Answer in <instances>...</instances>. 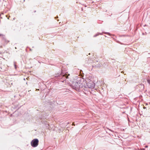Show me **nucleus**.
<instances>
[{"instance_id": "nucleus-11", "label": "nucleus", "mask_w": 150, "mask_h": 150, "mask_svg": "<svg viewBox=\"0 0 150 150\" xmlns=\"http://www.w3.org/2000/svg\"><path fill=\"white\" fill-rule=\"evenodd\" d=\"M105 34H110V33H108V32H105V33H104Z\"/></svg>"}, {"instance_id": "nucleus-3", "label": "nucleus", "mask_w": 150, "mask_h": 150, "mask_svg": "<svg viewBox=\"0 0 150 150\" xmlns=\"http://www.w3.org/2000/svg\"><path fill=\"white\" fill-rule=\"evenodd\" d=\"M39 143V140L37 139H33L31 142V146L33 147H37Z\"/></svg>"}, {"instance_id": "nucleus-1", "label": "nucleus", "mask_w": 150, "mask_h": 150, "mask_svg": "<svg viewBox=\"0 0 150 150\" xmlns=\"http://www.w3.org/2000/svg\"><path fill=\"white\" fill-rule=\"evenodd\" d=\"M81 77H77L76 79L72 82L71 86L73 89L78 91L81 87H82V85L81 83Z\"/></svg>"}, {"instance_id": "nucleus-4", "label": "nucleus", "mask_w": 150, "mask_h": 150, "mask_svg": "<svg viewBox=\"0 0 150 150\" xmlns=\"http://www.w3.org/2000/svg\"><path fill=\"white\" fill-rule=\"evenodd\" d=\"M87 87L89 88H92L94 87L95 83L92 81H90L86 83Z\"/></svg>"}, {"instance_id": "nucleus-10", "label": "nucleus", "mask_w": 150, "mask_h": 150, "mask_svg": "<svg viewBox=\"0 0 150 150\" xmlns=\"http://www.w3.org/2000/svg\"><path fill=\"white\" fill-rule=\"evenodd\" d=\"M64 91H66V92H68V91H69V90L67 89H64Z\"/></svg>"}, {"instance_id": "nucleus-8", "label": "nucleus", "mask_w": 150, "mask_h": 150, "mask_svg": "<svg viewBox=\"0 0 150 150\" xmlns=\"http://www.w3.org/2000/svg\"><path fill=\"white\" fill-rule=\"evenodd\" d=\"M100 66V64H97L96 65V67H99Z\"/></svg>"}, {"instance_id": "nucleus-13", "label": "nucleus", "mask_w": 150, "mask_h": 150, "mask_svg": "<svg viewBox=\"0 0 150 150\" xmlns=\"http://www.w3.org/2000/svg\"><path fill=\"white\" fill-rule=\"evenodd\" d=\"M81 71H82V72H83V71H82V70H80V73H81Z\"/></svg>"}, {"instance_id": "nucleus-9", "label": "nucleus", "mask_w": 150, "mask_h": 150, "mask_svg": "<svg viewBox=\"0 0 150 150\" xmlns=\"http://www.w3.org/2000/svg\"><path fill=\"white\" fill-rule=\"evenodd\" d=\"M147 82L149 84H150V79H148L147 80Z\"/></svg>"}, {"instance_id": "nucleus-2", "label": "nucleus", "mask_w": 150, "mask_h": 150, "mask_svg": "<svg viewBox=\"0 0 150 150\" xmlns=\"http://www.w3.org/2000/svg\"><path fill=\"white\" fill-rule=\"evenodd\" d=\"M69 75V74H66L62 72V73L58 76L56 75L55 77H57L59 81L60 82H64L65 81L66 79L68 78V76Z\"/></svg>"}, {"instance_id": "nucleus-6", "label": "nucleus", "mask_w": 150, "mask_h": 150, "mask_svg": "<svg viewBox=\"0 0 150 150\" xmlns=\"http://www.w3.org/2000/svg\"><path fill=\"white\" fill-rule=\"evenodd\" d=\"M99 34L102 35V34L101 33H98L96 34L95 35L93 36V37H96L97 36H98Z\"/></svg>"}, {"instance_id": "nucleus-12", "label": "nucleus", "mask_w": 150, "mask_h": 150, "mask_svg": "<svg viewBox=\"0 0 150 150\" xmlns=\"http://www.w3.org/2000/svg\"><path fill=\"white\" fill-rule=\"evenodd\" d=\"M0 36H2L3 37V36H4V35H3L2 34H0Z\"/></svg>"}, {"instance_id": "nucleus-14", "label": "nucleus", "mask_w": 150, "mask_h": 150, "mask_svg": "<svg viewBox=\"0 0 150 150\" xmlns=\"http://www.w3.org/2000/svg\"><path fill=\"white\" fill-rule=\"evenodd\" d=\"M50 104V105H52V104L51 103Z\"/></svg>"}, {"instance_id": "nucleus-5", "label": "nucleus", "mask_w": 150, "mask_h": 150, "mask_svg": "<svg viewBox=\"0 0 150 150\" xmlns=\"http://www.w3.org/2000/svg\"><path fill=\"white\" fill-rule=\"evenodd\" d=\"M2 41L3 42H4L6 44H7L9 42V40H6L5 36H3V38H2Z\"/></svg>"}, {"instance_id": "nucleus-7", "label": "nucleus", "mask_w": 150, "mask_h": 150, "mask_svg": "<svg viewBox=\"0 0 150 150\" xmlns=\"http://www.w3.org/2000/svg\"><path fill=\"white\" fill-rule=\"evenodd\" d=\"M13 63H14V64L15 68V69H16V62H13Z\"/></svg>"}]
</instances>
